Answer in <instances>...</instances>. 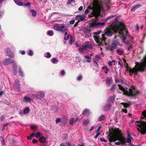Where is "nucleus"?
Wrapping results in <instances>:
<instances>
[{
	"mask_svg": "<svg viewBox=\"0 0 146 146\" xmlns=\"http://www.w3.org/2000/svg\"><path fill=\"white\" fill-rule=\"evenodd\" d=\"M121 31V28L120 25L115 26L112 28L107 27L102 34L101 38H100L98 36H96L95 37V41L99 46L103 45L102 42L105 41L107 38L106 37V36L108 37L111 36L113 34V31H114L116 35H117V33L121 34L122 33Z\"/></svg>",
	"mask_w": 146,
	"mask_h": 146,
	"instance_id": "1",
	"label": "nucleus"
},
{
	"mask_svg": "<svg viewBox=\"0 0 146 146\" xmlns=\"http://www.w3.org/2000/svg\"><path fill=\"white\" fill-rule=\"evenodd\" d=\"M102 4V1L101 0H93L92 9L88 7L85 11V13H89L90 12L89 10H92V11L91 14L92 16H98L100 14V11L104 10Z\"/></svg>",
	"mask_w": 146,
	"mask_h": 146,
	"instance_id": "2",
	"label": "nucleus"
},
{
	"mask_svg": "<svg viewBox=\"0 0 146 146\" xmlns=\"http://www.w3.org/2000/svg\"><path fill=\"white\" fill-rule=\"evenodd\" d=\"M107 138L110 142L115 141L117 140L119 142L115 143L116 145H119L121 144H125L126 143L125 139L120 132L117 131H114L113 132H110L108 134Z\"/></svg>",
	"mask_w": 146,
	"mask_h": 146,
	"instance_id": "3",
	"label": "nucleus"
},
{
	"mask_svg": "<svg viewBox=\"0 0 146 146\" xmlns=\"http://www.w3.org/2000/svg\"><path fill=\"white\" fill-rule=\"evenodd\" d=\"M144 61L141 63L135 62V63L136 64L135 67L132 69H130L129 70L130 76L132 75V74L133 73L135 74H137L138 71L141 72L144 71L145 68L146 67V54L144 58Z\"/></svg>",
	"mask_w": 146,
	"mask_h": 146,
	"instance_id": "4",
	"label": "nucleus"
},
{
	"mask_svg": "<svg viewBox=\"0 0 146 146\" xmlns=\"http://www.w3.org/2000/svg\"><path fill=\"white\" fill-rule=\"evenodd\" d=\"M119 89L123 92L124 94L129 96L133 97L139 94V92L134 87L130 88L129 91L126 90L125 89L119 84H118Z\"/></svg>",
	"mask_w": 146,
	"mask_h": 146,
	"instance_id": "5",
	"label": "nucleus"
},
{
	"mask_svg": "<svg viewBox=\"0 0 146 146\" xmlns=\"http://www.w3.org/2000/svg\"><path fill=\"white\" fill-rule=\"evenodd\" d=\"M120 26L121 28V31L122 33L121 34H119V33H117V35H116L115 36H118L120 35V37L122 36V39L123 42L125 43L126 36H128L129 35V33L126 30L125 26L124 25L121 24L120 25Z\"/></svg>",
	"mask_w": 146,
	"mask_h": 146,
	"instance_id": "6",
	"label": "nucleus"
},
{
	"mask_svg": "<svg viewBox=\"0 0 146 146\" xmlns=\"http://www.w3.org/2000/svg\"><path fill=\"white\" fill-rule=\"evenodd\" d=\"M137 125L139 127L137 129L142 134L146 133V122L144 121H139Z\"/></svg>",
	"mask_w": 146,
	"mask_h": 146,
	"instance_id": "7",
	"label": "nucleus"
},
{
	"mask_svg": "<svg viewBox=\"0 0 146 146\" xmlns=\"http://www.w3.org/2000/svg\"><path fill=\"white\" fill-rule=\"evenodd\" d=\"M120 45V44L118 40H113L111 44L109 45L107 48L111 52H113L115 49L117 48V46Z\"/></svg>",
	"mask_w": 146,
	"mask_h": 146,
	"instance_id": "8",
	"label": "nucleus"
},
{
	"mask_svg": "<svg viewBox=\"0 0 146 146\" xmlns=\"http://www.w3.org/2000/svg\"><path fill=\"white\" fill-rule=\"evenodd\" d=\"M104 23H100L96 21H95L92 22L91 23V25L92 27L95 28H97L104 25Z\"/></svg>",
	"mask_w": 146,
	"mask_h": 146,
	"instance_id": "9",
	"label": "nucleus"
},
{
	"mask_svg": "<svg viewBox=\"0 0 146 146\" xmlns=\"http://www.w3.org/2000/svg\"><path fill=\"white\" fill-rule=\"evenodd\" d=\"M14 62H16L13 60L9 58H5L2 62L3 64L4 65H7L11 63L13 64Z\"/></svg>",
	"mask_w": 146,
	"mask_h": 146,
	"instance_id": "10",
	"label": "nucleus"
},
{
	"mask_svg": "<svg viewBox=\"0 0 146 146\" xmlns=\"http://www.w3.org/2000/svg\"><path fill=\"white\" fill-rule=\"evenodd\" d=\"M82 46L85 50L87 49H92L93 48V46L91 43L88 41L85 42L84 44H83Z\"/></svg>",
	"mask_w": 146,
	"mask_h": 146,
	"instance_id": "11",
	"label": "nucleus"
},
{
	"mask_svg": "<svg viewBox=\"0 0 146 146\" xmlns=\"http://www.w3.org/2000/svg\"><path fill=\"white\" fill-rule=\"evenodd\" d=\"M15 89L18 91L20 90V84L19 80L18 79H16L15 80V83L13 84Z\"/></svg>",
	"mask_w": 146,
	"mask_h": 146,
	"instance_id": "12",
	"label": "nucleus"
},
{
	"mask_svg": "<svg viewBox=\"0 0 146 146\" xmlns=\"http://www.w3.org/2000/svg\"><path fill=\"white\" fill-rule=\"evenodd\" d=\"M5 52L6 54L9 56L11 57H13V54L9 48H6L5 50Z\"/></svg>",
	"mask_w": 146,
	"mask_h": 146,
	"instance_id": "13",
	"label": "nucleus"
},
{
	"mask_svg": "<svg viewBox=\"0 0 146 146\" xmlns=\"http://www.w3.org/2000/svg\"><path fill=\"white\" fill-rule=\"evenodd\" d=\"M44 93L42 91H40L36 95V98L37 99L41 100L43 98L44 96Z\"/></svg>",
	"mask_w": 146,
	"mask_h": 146,
	"instance_id": "14",
	"label": "nucleus"
},
{
	"mask_svg": "<svg viewBox=\"0 0 146 146\" xmlns=\"http://www.w3.org/2000/svg\"><path fill=\"white\" fill-rule=\"evenodd\" d=\"M68 30V29L65 26L64 24L62 25L61 26H60L59 31L62 33H64L65 31H67Z\"/></svg>",
	"mask_w": 146,
	"mask_h": 146,
	"instance_id": "15",
	"label": "nucleus"
},
{
	"mask_svg": "<svg viewBox=\"0 0 146 146\" xmlns=\"http://www.w3.org/2000/svg\"><path fill=\"white\" fill-rule=\"evenodd\" d=\"M39 141L41 143H43V145H41L40 146H45L47 144V142L46 141L45 138L43 137H41L39 139Z\"/></svg>",
	"mask_w": 146,
	"mask_h": 146,
	"instance_id": "16",
	"label": "nucleus"
},
{
	"mask_svg": "<svg viewBox=\"0 0 146 146\" xmlns=\"http://www.w3.org/2000/svg\"><path fill=\"white\" fill-rule=\"evenodd\" d=\"M13 73L14 75H16L17 74V64L16 62H14L13 64Z\"/></svg>",
	"mask_w": 146,
	"mask_h": 146,
	"instance_id": "17",
	"label": "nucleus"
},
{
	"mask_svg": "<svg viewBox=\"0 0 146 146\" xmlns=\"http://www.w3.org/2000/svg\"><path fill=\"white\" fill-rule=\"evenodd\" d=\"M112 83V80L111 77H108L106 80V84L108 86H110Z\"/></svg>",
	"mask_w": 146,
	"mask_h": 146,
	"instance_id": "18",
	"label": "nucleus"
},
{
	"mask_svg": "<svg viewBox=\"0 0 146 146\" xmlns=\"http://www.w3.org/2000/svg\"><path fill=\"white\" fill-rule=\"evenodd\" d=\"M24 99L26 102L30 103L32 101V100L29 97V95H28V96L25 95L24 97Z\"/></svg>",
	"mask_w": 146,
	"mask_h": 146,
	"instance_id": "19",
	"label": "nucleus"
},
{
	"mask_svg": "<svg viewBox=\"0 0 146 146\" xmlns=\"http://www.w3.org/2000/svg\"><path fill=\"white\" fill-rule=\"evenodd\" d=\"M111 106V105L110 104H108L105 105L103 108L104 110L105 111H107L109 110Z\"/></svg>",
	"mask_w": 146,
	"mask_h": 146,
	"instance_id": "20",
	"label": "nucleus"
},
{
	"mask_svg": "<svg viewBox=\"0 0 146 146\" xmlns=\"http://www.w3.org/2000/svg\"><path fill=\"white\" fill-rule=\"evenodd\" d=\"M105 4L106 5L107 7V9L108 10H109L110 9V7L109 6L110 5V0H107L106 1H105Z\"/></svg>",
	"mask_w": 146,
	"mask_h": 146,
	"instance_id": "21",
	"label": "nucleus"
},
{
	"mask_svg": "<svg viewBox=\"0 0 146 146\" xmlns=\"http://www.w3.org/2000/svg\"><path fill=\"white\" fill-rule=\"evenodd\" d=\"M76 18L80 21H82L85 19V17L82 15L76 16Z\"/></svg>",
	"mask_w": 146,
	"mask_h": 146,
	"instance_id": "22",
	"label": "nucleus"
},
{
	"mask_svg": "<svg viewBox=\"0 0 146 146\" xmlns=\"http://www.w3.org/2000/svg\"><path fill=\"white\" fill-rule=\"evenodd\" d=\"M82 113L84 115L88 116L90 113L89 110L88 109L84 110L83 111Z\"/></svg>",
	"mask_w": 146,
	"mask_h": 146,
	"instance_id": "23",
	"label": "nucleus"
},
{
	"mask_svg": "<svg viewBox=\"0 0 146 146\" xmlns=\"http://www.w3.org/2000/svg\"><path fill=\"white\" fill-rule=\"evenodd\" d=\"M141 6L140 5H136L132 7L131 9V11H134L136 9L139 7Z\"/></svg>",
	"mask_w": 146,
	"mask_h": 146,
	"instance_id": "24",
	"label": "nucleus"
},
{
	"mask_svg": "<svg viewBox=\"0 0 146 146\" xmlns=\"http://www.w3.org/2000/svg\"><path fill=\"white\" fill-rule=\"evenodd\" d=\"M51 54L49 52H46L44 54V56L47 58H50L51 57Z\"/></svg>",
	"mask_w": 146,
	"mask_h": 146,
	"instance_id": "25",
	"label": "nucleus"
},
{
	"mask_svg": "<svg viewBox=\"0 0 146 146\" xmlns=\"http://www.w3.org/2000/svg\"><path fill=\"white\" fill-rule=\"evenodd\" d=\"M51 60L53 64H56L58 62V60L55 58H52Z\"/></svg>",
	"mask_w": 146,
	"mask_h": 146,
	"instance_id": "26",
	"label": "nucleus"
},
{
	"mask_svg": "<svg viewBox=\"0 0 146 146\" xmlns=\"http://www.w3.org/2000/svg\"><path fill=\"white\" fill-rule=\"evenodd\" d=\"M117 53L119 55H122L123 54V50L120 49H118L117 50Z\"/></svg>",
	"mask_w": 146,
	"mask_h": 146,
	"instance_id": "27",
	"label": "nucleus"
},
{
	"mask_svg": "<svg viewBox=\"0 0 146 146\" xmlns=\"http://www.w3.org/2000/svg\"><path fill=\"white\" fill-rule=\"evenodd\" d=\"M101 33V31H97V32H95L94 33V34L95 35L94 36V39L95 40V37L96 36H98V37H99L100 38H101L100 37V36H99L98 35H99V34H100Z\"/></svg>",
	"mask_w": 146,
	"mask_h": 146,
	"instance_id": "28",
	"label": "nucleus"
},
{
	"mask_svg": "<svg viewBox=\"0 0 146 146\" xmlns=\"http://www.w3.org/2000/svg\"><path fill=\"white\" fill-rule=\"evenodd\" d=\"M102 69L104 70V72L106 74H107L108 73V71L109 70L108 67L106 66L103 67Z\"/></svg>",
	"mask_w": 146,
	"mask_h": 146,
	"instance_id": "29",
	"label": "nucleus"
},
{
	"mask_svg": "<svg viewBox=\"0 0 146 146\" xmlns=\"http://www.w3.org/2000/svg\"><path fill=\"white\" fill-rule=\"evenodd\" d=\"M83 121L84 122L83 125L84 126H86L89 122V120L88 119L84 120V119Z\"/></svg>",
	"mask_w": 146,
	"mask_h": 146,
	"instance_id": "30",
	"label": "nucleus"
},
{
	"mask_svg": "<svg viewBox=\"0 0 146 146\" xmlns=\"http://www.w3.org/2000/svg\"><path fill=\"white\" fill-rule=\"evenodd\" d=\"M15 2L18 5L20 6H23V4L21 3V2L18 0H16L15 1Z\"/></svg>",
	"mask_w": 146,
	"mask_h": 146,
	"instance_id": "31",
	"label": "nucleus"
},
{
	"mask_svg": "<svg viewBox=\"0 0 146 146\" xmlns=\"http://www.w3.org/2000/svg\"><path fill=\"white\" fill-rule=\"evenodd\" d=\"M31 12L32 13V16L33 17H35L36 15V11L34 9H31Z\"/></svg>",
	"mask_w": 146,
	"mask_h": 146,
	"instance_id": "32",
	"label": "nucleus"
},
{
	"mask_svg": "<svg viewBox=\"0 0 146 146\" xmlns=\"http://www.w3.org/2000/svg\"><path fill=\"white\" fill-rule=\"evenodd\" d=\"M30 111L29 108V107H27L24 110V114L28 113Z\"/></svg>",
	"mask_w": 146,
	"mask_h": 146,
	"instance_id": "33",
	"label": "nucleus"
},
{
	"mask_svg": "<svg viewBox=\"0 0 146 146\" xmlns=\"http://www.w3.org/2000/svg\"><path fill=\"white\" fill-rule=\"evenodd\" d=\"M42 135V134L39 132H38L36 134H35V136L36 138L40 137Z\"/></svg>",
	"mask_w": 146,
	"mask_h": 146,
	"instance_id": "34",
	"label": "nucleus"
},
{
	"mask_svg": "<svg viewBox=\"0 0 146 146\" xmlns=\"http://www.w3.org/2000/svg\"><path fill=\"white\" fill-rule=\"evenodd\" d=\"M47 34L49 35L52 36L54 34V32L52 31L49 30L47 31Z\"/></svg>",
	"mask_w": 146,
	"mask_h": 146,
	"instance_id": "35",
	"label": "nucleus"
},
{
	"mask_svg": "<svg viewBox=\"0 0 146 146\" xmlns=\"http://www.w3.org/2000/svg\"><path fill=\"white\" fill-rule=\"evenodd\" d=\"M19 74H20V76H22L23 77L24 76V75L23 74V72L22 71L21 68V67H20L19 68Z\"/></svg>",
	"mask_w": 146,
	"mask_h": 146,
	"instance_id": "36",
	"label": "nucleus"
},
{
	"mask_svg": "<svg viewBox=\"0 0 146 146\" xmlns=\"http://www.w3.org/2000/svg\"><path fill=\"white\" fill-rule=\"evenodd\" d=\"M78 50L79 52L81 54H82L83 53V51L84 50H85V49H84V47L82 46V47H80L78 49Z\"/></svg>",
	"mask_w": 146,
	"mask_h": 146,
	"instance_id": "37",
	"label": "nucleus"
},
{
	"mask_svg": "<svg viewBox=\"0 0 146 146\" xmlns=\"http://www.w3.org/2000/svg\"><path fill=\"white\" fill-rule=\"evenodd\" d=\"M74 122V119L73 118H71L70 120V125H72Z\"/></svg>",
	"mask_w": 146,
	"mask_h": 146,
	"instance_id": "38",
	"label": "nucleus"
},
{
	"mask_svg": "<svg viewBox=\"0 0 146 146\" xmlns=\"http://www.w3.org/2000/svg\"><path fill=\"white\" fill-rule=\"evenodd\" d=\"M56 123H59V122H60V121H62L64 123H65L66 122V121H63V120H61L60 119V118H57V119H56Z\"/></svg>",
	"mask_w": 146,
	"mask_h": 146,
	"instance_id": "39",
	"label": "nucleus"
},
{
	"mask_svg": "<svg viewBox=\"0 0 146 146\" xmlns=\"http://www.w3.org/2000/svg\"><path fill=\"white\" fill-rule=\"evenodd\" d=\"M117 87V86L116 85H112L111 88H110V90L111 91H113Z\"/></svg>",
	"mask_w": 146,
	"mask_h": 146,
	"instance_id": "40",
	"label": "nucleus"
},
{
	"mask_svg": "<svg viewBox=\"0 0 146 146\" xmlns=\"http://www.w3.org/2000/svg\"><path fill=\"white\" fill-rule=\"evenodd\" d=\"M105 116L103 115H101L99 117L98 121H102L104 119Z\"/></svg>",
	"mask_w": 146,
	"mask_h": 146,
	"instance_id": "41",
	"label": "nucleus"
},
{
	"mask_svg": "<svg viewBox=\"0 0 146 146\" xmlns=\"http://www.w3.org/2000/svg\"><path fill=\"white\" fill-rule=\"evenodd\" d=\"M31 129L34 130L36 131L37 130V127L35 126L32 125L31 126Z\"/></svg>",
	"mask_w": 146,
	"mask_h": 146,
	"instance_id": "42",
	"label": "nucleus"
},
{
	"mask_svg": "<svg viewBox=\"0 0 146 146\" xmlns=\"http://www.w3.org/2000/svg\"><path fill=\"white\" fill-rule=\"evenodd\" d=\"M121 104L123 105L124 107L125 108H127L129 106V105L126 103H121Z\"/></svg>",
	"mask_w": 146,
	"mask_h": 146,
	"instance_id": "43",
	"label": "nucleus"
},
{
	"mask_svg": "<svg viewBox=\"0 0 146 146\" xmlns=\"http://www.w3.org/2000/svg\"><path fill=\"white\" fill-rule=\"evenodd\" d=\"M60 27V26L58 25L55 26L54 27V29L56 31H59Z\"/></svg>",
	"mask_w": 146,
	"mask_h": 146,
	"instance_id": "44",
	"label": "nucleus"
},
{
	"mask_svg": "<svg viewBox=\"0 0 146 146\" xmlns=\"http://www.w3.org/2000/svg\"><path fill=\"white\" fill-rule=\"evenodd\" d=\"M75 0H68L67 2V4L68 5H71L72 3Z\"/></svg>",
	"mask_w": 146,
	"mask_h": 146,
	"instance_id": "45",
	"label": "nucleus"
},
{
	"mask_svg": "<svg viewBox=\"0 0 146 146\" xmlns=\"http://www.w3.org/2000/svg\"><path fill=\"white\" fill-rule=\"evenodd\" d=\"M131 138H127V139L126 141V142L128 143H130L131 142Z\"/></svg>",
	"mask_w": 146,
	"mask_h": 146,
	"instance_id": "46",
	"label": "nucleus"
},
{
	"mask_svg": "<svg viewBox=\"0 0 146 146\" xmlns=\"http://www.w3.org/2000/svg\"><path fill=\"white\" fill-rule=\"evenodd\" d=\"M28 54L30 56H32L33 54V52L31 50H29V51Z\"/></svg>",
	"mask_w": 146,
	"mask_h": 146,
	"instance_id": "47",
	"label": "nucleus"
},
{
	"mask_svg": "<svg viewBox=\"0 0 146 146\" xmlns=\"http://www.w3.org/2000/svg\"><path fill=\"white\" fill-rule=\"evenodd\" d=\"M68 135L67 134H64V135L63 139H66L68 138Z\"/></svg>",
	"mask_w": 146,
	"mask_h": 146,
	"instance_id": "48",
	"label": "nucleus"
},
{
	"mask_svg": "<svg viewBox=\"0 0 146 146\" xmlns=\"http://www.w3.org/2000/svg\"><path fill=\"white\" fill-rule=\"evenodd\" d=\"M100 132L98 133L97 134L94 136V138L95 139H97L98 136L100 135Z\"/></svg>",
	"mask_w": 146,
	"mask_h": 146,
	"instance_id": "49",
	"label": "nucleus"
},
{
	"mask_svg": "<svg viewBox=\"0 0 146 146\" xmlns=\"http://www.w3.org/2000/svg\"><path fill=\"white\" fill-rule=\"evenodd\" d=\"M75 22V21L74 20H71L70 21L69 23L70 24H74Z\"/></svg>",
	"mask_w": 146,
	"mask_h": 146,
	"instance_id": "50",
	"label": "nucleus"
},
{
	"mask_svg": "<svg viewBox=\"0 0 146 146\" xmlns=\"http://www.w3.org/2000/svg\"><path fill=\"white\" fill-rule=\"evenodd\" d=\"M82 76H80L77 78V80H80L82 79Z\"/></svg>",
	"mask_w": 146,
	"mask_h": 146,
	"instance_id": "51",
	"label": "nucleus"
},
{
	"mask_svg": "<svg viewBox=\"0 0 146 146\" xmlns=\"http://www.w3.org/2000/svg\"><path fill=\"white\" fill-rule=\"evenodd\" d=\"M31 5V3H27L26 4H23V6L24 7H25L26 6H30Z\"/></svg>",
	"mask_w": 146,
	"mask_h": 146,
	"instance_id": "52",
	"label": "nucleus"
},
{
	"mask_svg": "<svg viewBox=\"0 0 146 146\" xmlns=\"http://www.w3.org/2000/svg\"><path fill=\"white\" fill-rule=\"evenodd\" d=\"M1 143L2 144L5 145V140L3 138H2V139L1 141Z\"/></svg>",
	"mask_w": 146,
	"mask_h": 146,
	"instance_id": "53",
	"label": "nucleus"
},
{
	"mask_svg": "<svg viewBox=\"0 0 146 146\" xmlns=\"http://www.w3.org/2000/svg\"><path fill=\"white\" fill-rule=\"evenodd\" d=\"M100 141L102 142H107V141L104 138H101L100 139Z\"/></svg>",
	"mask_w": 146,
	"mask_h": 146,
	"instance_id": "54",
	"label": "nucleus"
},
{
	"mask_svg": "<svg viewBox=\"0 0 146 146\" xmlns=\"http://www.w3.org/2000/svg\"><path fill=\"white\" fill-rule=\"evenodd\" d=\"M85 58H88V59L91 58V56H89L88 55H86L85 56Z\"/></svg>",
	"mask_w": 146,
	"mask_h": 146,
	"instance_id": "55",
	"label": "nucleus"
},
{
	"mask_svg": "<svg viewBox=\"0 0 146 146\" xmlns=\"http://www.w3.org/2000/svg\"><path fill=\"white\" fill-rule=\"evenodd\" d=\"M20 52L23 55L24 54H25V52L24 50H20Z\"/></svg>",
	"mask_w": 146,
	"mask_h": 146,
	"instance_id": "56",
	"label": "nucleus"
},
{
	"mask_svg": "<svg viewBox=\"0 0 146 146\" xmlns=\"http://www.w3.org/2000/svg\"><path fill=\"white\" fill-rule=\"evenodd\" d=\"M4 13L3 11H1L0 12V19H1L2 17V15Z\"/></svg>",
	"mask_w": 146,
	"mask_h": 146,
	"instance_id": "57",
	"label": "nucleus"
},
{
	"mask_svg": "<svg viewBox=\"0 0 146 146\" xmlns=\"http://www.w3.org/2000/svg\"><path fill=\"white\" fill-rule=\"evenodd\" d=\"M83 9V7L82 6H80L78 9V10L79 11H81Z\"/></svg>",
	"mask_w": 146,
	"mask_h": 146,
	"instance_id": "58",
	"label": "nucleus"
},
{
	"mask_svg": "<svg viewBox=\"0 0 146 146\" xmlns=\"http://www.w3.org/2000/svg\"><path fill=\"white\" fill-rule=\"evenodd\" d=\"M65 71L64 70H62L61 72V74L62 76L64 75L65 74Z\"/></svg>",
	"mask_w": 146,
	"mask_h": 146,
	"instance_id": "59",
	"label": "nucleus"
},
{
	"mask_svg": "<svg viewBox=\"0 0 146 146\" xmlns=\"http://www.w3.org/2000/svg\"><path fill=\"white\" fill-rule=\"evenodd\" d=\"M38 142V141L36 140L35 139H33V143H35Z\"/></svg>",
	"mask_w": 146,
	"mask_h": 146,
	"instance_id": "60",
	"label": "nucleus"
},
{
	"mask_svg": "<svg viewBox=\"0 0 146 146\" xmlns=\"http://www.w3.org/2000/svg\"><path fill=\"white\" fill-rule=\"evenodd\" d=\"M95 58L96 59H99L100 58V56L98 55H96V56Z\"/></svg>",
	"mask_w": 146,
	"mask_h": 146,
	"instance_id": "61",
	"label": "nucleus"
},
{
	"mask_svg": "<svg viewBox=\"0 0 146 146\" xmlns=\"http://www.w3.org/2000/svg\"><path fill=\"white\" fill-rule=\"evenodd\" d=\"M122 111L125 113H126L127 112V110L126 109H122Z\"/></svg>",
	"mask_w": 146,
	"mask_h": 146,
	"instance_id": "62",
	"label": "nucleus"
},
{
	"mask_svg": "<svg viewBox=\"0 0 146 146\" xmlns=\"http://www.w3.org/2000/svg\"><path fill=\"white\" fill-rule=\"evenodd\" d=\"M66 144L68 145V146H71V143L70 142H66Z\"/></svg>",
	"mask_w": 146,
	"mask_h": 146,
	"instance_id": "63",
	"label": "nucleus"
},
{
	"mask_svg": "<svg viewBox=\"0 0 146 146\" xmlns=\"http://www.w3.org/2000/svg\"><path fill=\"white\" fill-rule=\"evenodd\" d=\"M142 113L143 115L145 117H146V111H145L143 112Z\"/></svg>",
	"mask_w": 146,
	"mask_h": 146,
	"instance_id": "64",
	"label": "nucleus"
}]
</instances>
